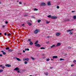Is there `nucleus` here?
<instances>
[{"label": "nucleus", "instance_id": "obj_2", "mask_svg": "<svg viewBox=\"0 0 76 76\" xmlns=\"http://www.w3.org/2000/svg\"><path fill=\"white\" fill-rule=\"evenodd\" d=\"M38 32H39V30H38V29H36V30L34 31V33L36 34H37L38 33Z\"/></svg>", "mask_w": 76, "mask_h": 76}, {"label": "nucleus", "instance_id": "obj_59", "mask_svg": "<svg viewBox=\"0 0 76 76\" xmlns=\"http://www.w3.org/2000/svg\"><path fill=\"white\" fill-rule=\"evenodd\" d=\"M1 34H2L1 33H0V35H1Z\"/></svg>", "mask_w": 76, "mask_h": 76}, {"label": "nucleus", "instance_id": "obj_9", "mask_svg": "<svg viewBox=\"0 0 76 76\" xmlns=\"http://www.w3.org/2000/svg\"><path fill=\"white\" fill-rule=\"evenodd\" d=\"M56 47V45H53L52 46H50V47L51 48H54V47Z\"/></svg>", "mask_w": 76, "mask_h": 76}, {"label": "nucleus", "instance_id": "obj_27", "mask_svg": "<svg viewBox=\"0 0 76 76\" xmlns=\"http://www.w3.org/2000/svg\"><path fill=\"white\" fill-rule=\"evenodd\" d=\"M69 34L70 35H72V34H73V32H70Z\"/></svg>", "mask_w": 76, "mask_h": 76}, {"label": "nucleus", "instance_id": "obj_18", "mask_svg": "<svg viewBox=\"0 0 76 76\" xmlns=\"http://www.w3.org/2000/svg\"><path fill=\"white\" fill-rule=\"evenodd\" d=\"M73 18L74 19H76V16L75 15L74 16H73Z\"/></svg>", "mask_w": 76, "mask_h": 76}, {"label": "nucleus", "instance_id": "obj_47", "mask_svg": "<svg viewBox=\"0 0 76 76\" xmlns=\"http://www.w3.org/2000/svg\"><path fill=\"white\" fill-rule=\"evenodd\" d=\"M4 35H7V34H6V33H5L4 34Z\"/></svg>", "mask_w": 76, "mask_h": 76}, {"label": "nucleus", "instance_id": "obj_51", "mask_svg": "<svg viewBox=\"0 0 76 76\" xmlns=\"http://www.w3.org/2000/svg\"><path fill=\"white\" fill-rule=\"evenodd\" d=\"M75 11H72V13H74V12H75Z\"/></svg>", "mask_w": 76, "mask_h": 76}, {"label": "nucleus", "instance_id": "obj_17", "mask_svg": "<svg viewBox=\"0 0 76 76\" xmlns=\"http://www.w3.org/2000/svg\"><path fill=\"white\" fill-rule=\"evenodd\" d=\"M31 59H32V60H35V59L34 58H33L31 56Z\"/></svg>", "mask_w": 76, "mask_h": 76}, {"label": "nucleus", "instance_id": "obj_31", "mask_svg": "<svg viewBox=\"0 0 76 76\" xmlns=\"http://www.w3.org/2000/svg\"><path fill=\"white\" fill-rule=\"evenodd\" d=\"M46 23H47V24L50 23V22L47 21H46Z\"/></svg>", "mask_w": 76, "mask_h": 76}, {"label": "nucleus", "instance_id": "obj_7", "mask_svg": "<svg viewBox=\"0 0 76 76\" xmlns=\"http://www.w3.org/2000/svg\"><path fill=\"white\" fill-rule=\"evenodd\" d=\"M5 66H7V67H11V65L9 64H7L5 65Z\"/></svg>", "mask_w": 76, "mask_h": 76}, {"label": "nucleus", "instance_id": "obj_57", "mask_svg": "<svg viewBox=\"0 0 76 76\" xmlns=\"http://www.w3.org/2000/svg\"><path fill=\"white\" fill-rule=\"evenodd\" d=\"M8 51H9V52H10V49H9V50H8Z\"/></svg>", "mask_w": 76, "mask_h": 76}, {"label": "nucleus", "instance_id": "obj_50", "mask_svg": "<svg viewBox=\"0 0 76 76\" xmlns=\"http://www.w3.org/2000/svg\"><path fill=\"white\" fill-rule=\"evenodd\" d=\"M4 27H5V26H2V28H4Z\"/></svg>", "mask_w": 76, "mask_h": 76}, {"label": "nucleus", "instance_id": "obj_1", "mask_svg": "<svg viewBox=\"0 0 76 76\" xmlns=\"http://www.w3.org/2000/svg\"><path fill=\"white\" fill-rule=\"evenodd\" d=\"M15 71H17L18 73H20V69L18 67H16L14 69Z\"/></svg>", "mask_w": 76, "mask_h": 76}, {"label": "nucleus", "instance_id": "obj_28", "mask_svg": "<svg viewBox=\"0 0 76 76\" xmlns=\"http://www.w3.org/2000/svg\"><path fill=\"white\" fill-rule=\"evenodd\" d=\"M72 48V47H68V49H71V48Z\"/></svg>", "mask_w": 76, "mask_h": 76}, {"label": "nucleus", "instance_id": "obj_35", "mask_svg": "<svg viewBox=\"0 0 76 76\" xmlns=\"http://www.w3.org/2000/svg\"><path fill=\"white\" fill-rule=\"evenodd\" d=\"M12 51H13V49H10V52H12Z\"/></svg>", "mask_w": 76, "mask_h": 76}, {"label": "nucleus", "instance_id": "obj_19", "mask_svg": "<svg viewBox=\"0 0 76 76\" xmlns=\"http://www.w3.org/2000/svg\"><path fill=\"white\" fill-rule=\"evenodd\" d=\"M3 72V70L1 69H0V73H1V72Z\"/></svg>", "mask_w": 76, "mask_h": 76}, {"label": "nucleus", "instance_id": "obj_16", "mask_svg": "<svg viewBox=\"0 0 76 76\" xmlns=\"http://www.w3.org/2000/svg\"><path fill=\"white\" fill-rule=\"evenodd\" d=\"M29 48H27V49L25 48V51H29Z\"/></svg>", "mask_w": 76, "mask_h": 76}, {"label": "nucleus", "instance_id": "obj_62", "mask_svg": "<svg viewBox=\"0 0 76 76\" xmlns=\"http://www.w3.org/2000/svg\"><path fill=\"white\" fill-rule=\"evenodd\" d=\"M18 55H19V53H18Z\"/></svg>", "mask_w": 76, "mask_h": 76}, {"label": "nucleus", "instance_id": "obj_6", "mask_svg": "<svg viewBox=\"0 0 76 76\" xmlns=\"http://www.w3.org/2000/svg\"><path fill=\"white\" fill-rule=\"evenodd\" d=\"M35 47H41V45L39 44H37L35 45Z\"/></svg>", "mask_w": 76, "mask_h": 76}, {"label": "nucleus", "instance_id": "obj_38", "mask_svg": "<svg viewBox=\"0 0 76 76\" xmlns=\"http://www.w3.org/2000/svg\"><path fill=\"white\" fill-rule=\"evenodd\" d=\"M31 41V39H28V41H27V42H28V41Z\"/></svg>", "mask_w": 76, "mask_h": 76}, {"label": "nucleus", "instance_id": "obj_52", "mask_svg": "<svg viewBox=\"0 0 76 76\" xmlns=\"http://www.w3.org/2000/svg\"><path fill=\"white\" fill-rule=\"evenodd\" d=\"M53 68V67H50V69H52Z\"/></svg>", "mask_w": 76, "mask_h": 76}, {"label": "nucleus", "instance_id": "obj_43", "mask_svg": "<svg viewBox=\"0 0 76 76\" xmlns=\"http://www.w3.org/2000/svg\"><path fill=\"white\" fill-rule=\"evenodd\" d=\"M66 21H70V20L69 19H68L67 20H66Z\"/></svg>", "mask_w": 76, "mask_h": 76}, {"label": "nucleus", "instance_id": "obj_4", "mask_svg": "<svg viewBox=\"0 0 76 76\" xmlns=\"http://www.w3.org/2000/svg\"><path fill=\"white\" fill-rule=\"evenodd\" d=\"M57 17L56 16H52L51 17V19H57Z\"/></svg>", "mask_w": 76, "mask_h": 76}, {"label": "nucleus", "instance_id": "obj_55", "mask_svg": "<svg viewBox=\"0 0 76 76\" xmlns=\"http://www.w3.org/2000/svg\"><path fill=\"white\" fill-rule=\"evenodd\" d=\"M19 54H20V55H21L22 54V53H19Z\"/></svg>", "mask_w": 76, "mask_h": 76}, {"label": "nucleus", "instance_id": "obj_13", "mask_svg": "<svg viewBox=\"0 0 76 76\" xmlns=\"http://www.w3.org/2000/svg\"><path fill=\"white\" fill-rule=\"evenodd\" d=\"M60 33H56V36H59L60 35Z\"/></svg>", "mask_w": 76, "mask_h": 76}, {"label": "nucleus", "instance_id": "obj_29", "mask_svg": "<svg viewBox=\"0 0 76 76\" xmlns=\"http://www.w3.org/2000/svg\"><path fill=\"white\" fill-rule=\"evenodd\" d=\"M41 21V20H38V23H39V22H40Z\"/></svg>", "mask_w": 76, "mask_h": 76}, {"label": "nucleus", "instance_id": "obj_8", "mask_svg": "<svg viewBox=\"0 0 76 76\" xmlns=\"http://www.w3.org/2000/svg\"><path fill=\"white\" fill-rule=\"evenodd\" d=\"M47 5L48 6H51V2H50V1H49L47 3Z\"/></svg>", "mask_w": 76, "mask_h": 76}, {"label": "nucleus", "instance_id": "obj_42", "mask_svg": "<svg viewBox=\"0 0 76 76\" xmlns=\"http://www.w3.org/2000/svg\"><path fill=\"white\" fill-rule=\"evenodd\" d=\"M20 4H22V2L20 1L19 2Z\"/></svg>", "mask_w": 76, "mask_h": 76}, {"label": "nucleus", "instance_id": "obj_44", "mask_svg": "<svg viewBox=\"0 0 76 76\" xmlns=\"http://www.w3.org/2000/svg\"><path fill=\"white\" fill-rule=\"evenodd\" d=\"M57 9H59V8H60V7H59V6H57Z\"/></svg>", "mask_w": 76, "mask_h": 76}, {"label": "nucleus", "instance_id": "obj_10", "mask_svg": "<svg viewBox=\"0 0 76 76\" xmlns=\"http://www.w3.org/2000/svg\"><path fill=\"white\" fill-rule=\"evenodd\" d=\"M1 53H2L4 55H6V53L5 52H4V51L2 50L1 51Z\"/></svg>", "mask_w": 76, "mask_h": 76}, {"label": "nucleus", "instance_id": "obj_46", "mask_svg": "<svg viewBox=\"0 0 76 76\" xmlns=\"http://www.w3.org/2000/svg\"><path fill=\"white\" fill-rule=\"evenodd\" d=\"M5 23L6 24H7L8 23V22H7V21H6V22H5Z\"/></svg>", "mask_w": 76, "mask_h": 76}, {"label": "nucleus", "instance_id": "obj_61", "mask_svg": "<svg viewBox=\"0 0 76 76\" xmlns=\"http://www.w3.org/2000/svg\"><path fill=\"white\" fill-rule=\"evenodd\" d=\"M0 4H1V2H0Z\"/></svg>", "mask_w": 76, "mask_h": 76}, {"label": "nucleus", "instance_id": "obj_32", "mask_svg": "<svg viewBox=\"0 0 76 76\" xmlns=\"http://www.w3.org/2000/svg\"><path fill=\"white\" fill-rule=\"evenodd\" d=\"M34 11H37V10H38V9H37V8H35L34 9Z\"/></svg>", "mask_w": 76, "mask_h": 76}, {"label": "nucleus", "instance_id": "obj_53", "mask_svg": "<svg viewBox=\"0 0 76 76\" xmlns=\"http://www.w3.org/2000/svg\"><path fill=\"white\" fill-rule=\"evenodd\" d=\"M47 44H48V43H49V41H48V42H46Z\"/></svg>", "mask_w": 76, "mask_h": 76}, {"label": "nucleus", "instance_id": "obj_14", "mask_svg": "<svg viewBox=\"0 0 76 76\" xmlns=\"http://www.w3.org/2000/svg\"><path fill=\"white\" fill-rule=\"evenodd\" d=\"M29 44L30 45H33V42L31 41H30L29 43Z\"/></svg>", "mask_w": 76, "mask_h": 76}, {"label": "nucleus", "instance_id": "obj_48", "mask_svg": "<svg viewBox=\"0 0 76 76\" xmlns=\"http://www.w3.org/2000/svg\"><path fill=\"white\" fill-rule=\"evenodd\" d=\"M23 53H25V50H23Z\"/></svg>", "mask_w": 76, "mask_h": 76}, {"label": "nucleus", "instance_id": "obj_39", "mask_svg": "<svg viewBox=\"0 0 76 76\" xmlns=\"http://www.w3.org/2000/svg\"><path fill=\"white\" fill-rule=\"evenodd\" d=\"M2 69H4L5 68V67L4 66H2Z\"/></svg>", "mask_w": 76, "mask_h": 76}, {"label": "nucleus", "instance_id": "obj_40", "mask_svg": "<svg viewBox=\"0 0 76 76\" xmlns=\"http://www.w3.org/2000/svg\"><path fill=\"white\" fill-rule=\"evenodd\" d=\"M24 63L25 64H27V63H28V62H26V61H25L24 62Z\"/></svg>", "mask_w": 76, "mask_h": 76}, {"label": "nucleus", "instance_id": "obj_60", "mask_svg": "<svg viewBox=\"0 0 76 76\" xmlns=\"http://www.w3.org/2000/svg\"><path fill=\"white\" fill-rule=\"evenodd\" d=\"M13 40H15V39H13Z\"/></svg>", "mask_w": 76, "mask_h": 76}, {"label": "nucleus", "instance_id": "obj_25", "mask_svg": "<svg viewBox=\"0 0 76 76\" xmlns=\"http://www.w3.org/2000/svg\"><path fill=\"white\" fill-rule=\"evenodd\" d=\"M37 42H38V41H36V42L34 44H37Z\"/></svg>", "mask_w": 76, "mask_h": 76}, {"label": "nucleus", "instance_id": "obj_11", "mask_svg": "<svg viewBox=\"0 0 76 76\" xmlns=\"http://www.w3.org/2000/svg\"><path fill=\"white\" fill-rule=\"evenodd\" d=\"M61 45V44L60 43H58L56 45V47H58V46H60V45Z\"/></svg>", "mask_w": 76, "mask_h": 76}, {"label": "nucleus", "instance_id": "obj_26", "mask_svg": "<svg viewBox=\"0 0 76 76\" xmlns=\"http://www.w3.org/2000/svg\"><path fill=\"white\" fill-rule=\"evenodd\" d=\"M46 61H50V58H48L46 59Z\"/></svg>", "mask_w": 76, "mask_h": 76}, {"label": "nucleus", "instance_id": "obj_3", "mask_svg": "<svg viewBox=\"0 0 76 76\" xmlns=\"http://www.w3.org/2000/svg\"><path fill=\"white\" fill-rule=\"evenodd\" d=\"M29 60V59L28 58H25L23 59V61H28Z\"/></svg>", "mask_w": 76, "mask_h": 76}, {"label": "nucleus", "instance_id": "obj_21", "mask_svg": "<svg viewBox=\"0 0 76 76\" xmlns=\"http://www.w3.org/2000/svg\"><path fill=\"white\" fill-rule=\"evenodd\" d=\"M47 38H51V37L50 36H48L47 37Z\"/></svg>", "mask_w": 76, "mask_h": 76}, {"label": "nucleus", "instance_id": "obj_56", "mask_svg": "<svg viewBox=\"0 0 76 76\" xmlns=\"http://www.w3.org/2000/svg\"><path fill=\"white\" fill-rule=\"evenodd\" d=\"M32 18H35V17H32Z\"/></svg>", "mask_w": 76, "mask_h": 76}, {"label": "nucleus", "instance_id": "obj_20", "mask_svg": "<svg viewBox=\"0 0 76 76\" xmlns=\"http://www.w3.org/2000/svg\"><path fill=\"white\" fill-rule=\"evenodd\" d=\"M40 49H41V50H44V49H45V48L44 47H41L40 48Z\"/></svg>", "mask_w": 76, "mask_h": 76}, {"label": "nucleus", "instance_id": "obj_45", "mask_svg": "<svg viewBox=\"0 0 76 76\" xmlns=\"http://www.w3.org/2000/svg\"><path fill=\"white\" fill-rule=\"evenodd\" d=\"M24 25H25V24H23L22 25V26H23V27H24Z\"/></svg>", "mask_w": 76, "mask_h": 76}, {"label": "nucleus", "instance_id": "obj_63", "mask_svg": "<svg viewBox=\"0 0 76 76\" xmlns=\"http://www.w3.org/2000/svg\"><path fill=\"white\" fill-rule=\"evenodd\" d=\"M32 76V75H30V76Z\"/></svg>", "mask_w": 76, "mask_h": 76}, {"label": "nucleus", "instance_id": "obj_24", "mask_svg": "<svg viewBox=\"0 0 76 76\" xmlns=\"http://www.w3.org/2000/svg\"><path fill=\"white\" fill-rule=\"evenodd\" d=\"M28 24L29 26H31V25H32V24L31 23H28Z\"/></svg>", "mask_w": 76, "mask_h": 76}, {"label": "nucleus", "instance_id": "obj_54", "mask_svg": "<svg viewBox=\"0 0 76 76\" xmlns=\"http://www.w3.org/2000/svg\"><path fill=\"white\" fill-rule=\"evenodd\" d=\"M2 66H2V65H0V67H2Z\"/></svg>", "mask_w": 76, "mask_h": 76}, {"label": "nucleus", "instance_id": "obj_23", "mask_svg": "<svg viewBox=\"0 0 76 76\" xmlns=\"http://www.w3.org/2000/svg\"><path fill=\"white\" fill-rule=\"evenodd\" d=\"M73 29L72 30H69L67 31V32H70V31H73Z\"/></svg>", "mask_w": 76, "mask_h": 76}, {"label": "nucleus", "instance_id": "obj_37", "mask_svg": "<svg viewBox=\"0 0 76 76\" xmlns=\"http://www.w3.org/2000/svg\"><path fill=\"white\" fill-rule=\"evenodd\" d=\"M75 66V65L74 64H72L71 65V67H73Z\"/></svg>", "mask_w": 76, "mask_h": 76}, {"label": "nucleus", "instance_id": "obj_64", "mask_svg": "<svg viewBox=\"0 0 76 76\" xmlns=\"http://www.w3.org/2000/svg\"><path fill=\"white\" fill-rule=\"evenodd\" d=\"M51 60H53V59H51Z\"/></svg>", "mask_w": 76, "mask_h": 76}, {"label": "nucleus", "instance_id": "obj_49", "mask_svg": "<svg viewBox=\"0 0 76 76\" xmlns=\"http://www.w3.org/2000/svg\"><path fill=\"white\" fill-rule=\"evenodd\" d=\"M73 63H74V62H76V60H75L73 61Z\"/></svg>", "mask_w": 76, "mask_h": 76}, {"label": "nucleus", "instance_id": "obj_12", "mask_svg": "<svg viewBox=\"0 0 76 76\" xmlns=\"http://www.w3.org/2000/svg\"><path fill=\"white\" fill-rule=\"evenodd\" d=\"M53 58H58V57L57 56H53Z\"/></svg>", "mask_w": 76, "mask_h": 76}, {"label": "nucleus", "instance_id": "obj_22", "mask_svg": "<svg viewBox=\"0 0 76 76\" xmlns=\"http://www.w3.org/2000/svg\"><path fill=\"white\" fill-rule=\"evenodd\" d=\"M62 60H64V59L62 58H60V61H62Z\"/></svg>", "mask_w": 76, "mask_h": 76}, {"label": "nucleus", "instance_id": "obj_34", "mask_svg": "<svg viewBox=\"0 0 76 76\" xmlns=\"http://www.w3.org/2000/svg\"><path fill=\"white\" fill-rule=\"evenodd\" d=\"M45 75H48V74H47V72H45Z\"/></svg>", "mask_w": 76, "mask_h": 76}, {"label": "nucleus", "instance_id": "obj_58", "mask_svg": "<svg viewBox=\"0 0 76 76\" xmlns=\"http://www.w3.org/2000/svg\"><path fill=\"white\" fill-rule=\"evenodd\" d=\"M17 3H18V2H19V1H17Z\"/></svg>", "mask_w": 76, "mask_h": 76}, {"label": "nucleus", "instance_id": "obj_15", "mask_svg": "<svg viewBox=\"0 0 76 76\" xmlns=\"http://www.w3.org/2000/svg\"><path fill=\"white\" fill-rule=\"evenodd\" d=\"M16 59L18 60V61H21L20 59H19L18 58H16Z\"/></svg>", "mask_w": 76, "mask_h": 76}, {"label": "nucleus", "instance_id": "obj_41", "mask_svg": "<svg viewBox=\"0 0 76 76\" xmlns=\"http://www.w3.org/2000/svg\"><path fill=\"white\" fill-rule=\"evenodd\" d=\"M0 57H3V55L0 54Z\"/></svg>", "mask_w": 76, "mask_h": 76}, {"label": "nucleus", "instance_id": "obj_33", "mask_svg": "<svg viewBox=\"0 0 76 76\" xmlns=\"http://www.w3.org/2000/svg\"><path fill=\"white\" fill-rule=\"evenodd\" d=\"M9 47H8V48H5V49H6V50H9Z\"/></svg>", "mask_w": 76, "mask_h": 76}, {"label": "nucleus", "instance_id": "obj_36", "mask_svg": "<svg viewBox=\"0 0 76 76\" xmlns=\"http://www.w3.org/2000/svg\"><path fill=\"white\" fill-rule=\"evenodd\" d=\"M10 35H11V34L10 33H9L7 34L8 36H10Z\"/></svg>", "mask_w": 76, "mask_h": 76}, {"label": "nucleus", "instance_id": "obj_5", "mask_svg": "<svg viewBox=\"0 0 76 76\" xmlns=\"http://www.w3.org/2000/svg\"><path fill=\"white\" fill-rule=\"evenodd\" d=\"M45 3L44 2H42L40 4V6H45Z\"/></svg>", "mask_w": 76, "mask_h": 76}, {"label": "nucleus", "instance_id": "obj_30", "mask_svg": "<svg viewBox=\"0 0 76 76\" xmlns=\"http://www.w3.org/2000/svg\"><path fill=\"white\" fill-rule=\"evenodd\" d=\"M48 18H51V15H48Z\"/></svg>", "mask_w": 76, "mask_h": 76}]
</instances>
